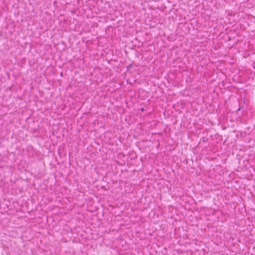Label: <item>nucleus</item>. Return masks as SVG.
I'll return each mask as SVG.
<instances>
[{
	"mask_svg": "<svg viewBox=\"0 0 255 255\" xmlns=\"http://www.w3.org/2000/svg\"><path fill=\"white\" fill-rule=\"evenodd\" d=\"M141 111H144V108H142L141 109Z\"/></svg>",
	"mask_w": 255,
	"mask_h": 255,
	"instance_id": "nucleus-1",
	"label": "nucleus"
},
{
	"mask_svg": "<svg viewBox=\"0 0 255 255\" xmlns=\"http://www.w3.org/2000/svg\"><path fill=\"white\" fill-rule=\"evenodd\" d=\"M130 66H131V65H128V67L129 68Z\"/></svg>",
	"mask_w": 255,
	"mask_h": 255,
	"instance_id": "nucleus-2",
	"label": "nucleus"
}]
</instances>
